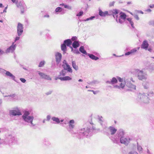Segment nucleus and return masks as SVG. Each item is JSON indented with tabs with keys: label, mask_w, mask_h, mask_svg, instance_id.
<instances>
[{
	"label": "nucleus",
	"mask_w": 154,
	"mask_h": 154,
	"mask_svg": "<svg viewBox=\"0 0 154 154\" xmlns=\"http://www.w3.org/2000/svg\"><path fill=\"white\" fill-rule=\"evenodd\" d=\"M43 143L46 146H49L51 144L50 142L46 139H45L44 140Z\"/></svg>",
	"instance_id": "obj_35"
},
{
	"label": "nucleus",
	"mask_w": 154,
	"mask_h": 154,
	"mask_svg": "<svg viewBox=\"0 0 154 154\" xmlns=\"http://www.w3.org/2000/svg\"><path fill=\"white\" fill-rule=\"evenodd\" d=\"M83 13V12L82 11H80L79 12L76 14L77 16H82Z\"/></svg>",
	"instance_id": "obj_44"
},
{
	"label": "nucleus",
	"mask_w": 154,
	"mask_h": 154,
	"mask_svg": "<svg viewBox=\"0 0 154 154\" xmlns=\"http://www.w3.org/2000/svg\"><path fill=\"white\" fill-rule=\"evenodd\" d=\"M93 54L97 56H100L99 54V53H97L96 52H93Z\"/></svg>",
	"instance_id": "obj_59"
},
{
	"label": "nucleus",
	"mask_w": 154,
	"mask_h": 154,
	"mask_svg": "<svg viewBox=\"0 0 154 154\" xmlns=\"http://www.w3.org/2000/svg\"><path fill=\"white\" fill-rule=\"evenodd\" d=\"M51 117L50 115H48L47 116V120L49 121L51 119Z\"/></svg>",
	"instance_id": "obj_60"
},
{
	"label": "nucleus",
	"mask_w": 154,
	"mask_h": 154,
	"mask_svg": "<svg viewBox=\"0 0 154 154\" xmlns=\"http://www.w3.org/2000/svg\"><path fill=\"white\" fill-rule=\"evenodd\" d=\"M115 3V2L114 1H113L112 2H110L109 5V7H110L112 6H113Z\"/></svg>",
	"instance_id": "obj_52"
},
{
	"label": "nucleus",
	"mask_w": 154,
	"mask_h": 154,
	"mask_svg": "<svg viewBox=\"0 0 154 154\" xmlns=\"http://www.w3.org/2000/svg\"><path fill=\"white\" fill-rule=\"evenodd\" d=\"M99 14L101 17H105L106 16L109 15L108 11H105L103 12L101 9L99 10Z\"/></svg>",
	"instance_id": "obj_19"
},
{
	"label": "nucleus",
	"mask_w": 154,
	"mask_h": 154,
	"mask_svg": "<svg viewBox=\"0 0 154 154\" xmlns=\"http://www.w3.org/2000/svg\"><path fill=\"white\" fill-rule=\"evenodd\" d=\"M20 36H17L15 38V40H14V43L15 42L17 41L20 38V37H19Z\"/></svg>",
	"instance_id": "obj_55"
},
{
	"label": "nucleus",
	"mask_w": 154,
	"mask_h": 154,
	"mask_svg": "<svg viewBox=\"0 0 154 154\" xmlns=\"http://www.w3.org/2000/svg\"><path fill=\"white\" fill-rule=\"evenodd\" d=\"M0 147H1V145H6L7 144V141L5 139V140H0Z\"/></svg>",
	"instance_id": "obj_37"
},
{
	"label": "nucleus",
	"mask_w": 154,
	"mask_h": 154,
	"mask_svg": "<svg viewBox=\"0 0 154 154\" xmlns=\"http://www.w3.org/2000/svg\"><path fill=\"white\" fill-rule=\"evenodd\" d=\"M52 91H49L47 92H46L45 94L47 95H49L50 94H51L52 93Z\"/></svg>",
	"instance_id": "obj_58"
},
{
	"label": "nucleus",
	"mask_w": 154,
	"mask_h": 154,
	"mask_svg": "<svg viewBox=\"0 0 154 154\" xmlns=\"http://www.w3.org/2000/svg\"><path fill=\"white\" fill-rule=\"evenodd\" d=\"M79 51L82 53L87 55L88 53H87L86 51L85 50L84 47L83 46H81L79 49Z\"/></svg>",
	"instance_id": "obj_30"
},
{
	"label": "nucleus",
	"mask_w": 154,
	"mask_h": 154,
	"mask_svg": "<svg viewBox=\"0 0 154 154\" xmlns=\"http://www.w3.org/2000/svg\"><path fill=\"white\" fill-rule=\"evenodd\" d=\"M9 113L10 115H12L13 116H20L22 115L21 112L18 109L17 110H11L9 111Z\"/></svg>",
	"instance_id": "obj_14"
},
{
	"label": "nucleus",
	"mask_w": 154,
	"mask_h": 154,
	"mask_svg": "<svg viewBox=\"0 0 154 154\" xmlns=\"http://www.w3.org/2000/svg\"><path fill=\"white\" fill-rule=\"evenodd\" d=\"M23 32V25L20 23H18L17 26V33L18 36L22 34Z\"/></svg>",
	"instance_id": "obj_12"
},
{
	"label": "nucleus",
	"mask_w": 154,
	"mask_h": 154,
	"mask_svg": "<svg viewBox=\"0 0 154 154\" xmlns=\"http://www.w3.org/2000/svg\"><path fill=\"white\" fill-rule=\"evenodd\" d=\"M153 94L154 93L152 91H150L148 94H147V95L149 97H151L153 96Z\"/></svg>",
	"instance_id": "obj_46"
},
{
	"label": "nucleus",
	"mask_w": 154,
	"mask_h": 154,
	"mask_svg": "<svg viewBox=\"0 0 154 154\" xmlns=\"http://www.w3.org/2000/svg\"><path fill=\"white\" fill-rule=\"evenodd\" d=\"M16 5L18 8L20 9L21 14H23L26 9V5L23 2H19L17 0L16 2Z\"/></svg>",
	"instance_id": "obj_7"
},
{
	"label": "nucleus",
	"mask_w": 154,
	"mask_h": 154,
	"mask_svg": "<svg viewBox=\"0 0 154 154\" xmlns=\"http://www.w3.org/2000/svg\"><path fill=\"white\" fill-rule=\"evenodd\" d=\"M20 80L23 83L25 82H26V80L24 78H21L20 79Z\"/></svg>",
	"instance_id": "obj_53"
},
{
	"label": "nucleus",
	"mask_w": 154,
	"mask_h": 154,
	"mask_svg": "<svg viewBox=\"0 0 154 154\" xmlns=\"http://www.w3.org/2000/svg\"><path fill=\"white\" fill-rule=\"evenodd\" d=\"M57 79H60V80L62 81H69L72 80V79L69 76H60V75H58V77L57 79H56V80Z\"/></svg>",
	"instance_id": "obj_16"
},
{
	"label": "nucleus",
	"mask_w": 154,
	"mask_h": 154,
	"mask_svg": "<svg viewBox=\"0 0 154 154\" xmlns=\"http://www.w3.org/2000/svg\"><path fill=\"white\" fill-rule=\"evenodd\" d=\"M134 17L137 20H139V18L137 15H134Z\"/></svg>",
	"instance_id": "obj_57"
},
{
	"label": "nucleus",
	"mask_w": 154,
	"mask_h": 154,
	"mask_svg": "<svg viewBox=\"0 0 154 154\" xmlns=\"http://www.w3.org/2000/svg\"><path fill=\"white\" fill-rule=\"evenodd\" d=\"M5 54V51L0 48V55H3Z\"/></svg>",
	"instance_id": "obj_49"
},
{
	"label": "nucleus",
	"mask_w": 154,
	"mask_h": 154,
	"mask_svg": "<svg viewBox=\"0 0 154 154\" xmlns=\"http://www.w3.org/2000/svg\"><path fill=\"white\" fill-rule=\"evenodd\" d=\"M72 51L74 53L76 54H80V52L77 49H75L74 50H73V51Z\"/></svg>",
	"instance_id": "obj_48"
},
{
	"label": "nucleus",
	"mask_w": 154,
	"mask_h": 154,
	"mask_svg": "<svg viewBox=\"0 0 154 154\" xmlns=\"http://www.w3.org/2000/svg\"><path fill=\"white\" fill-rule=\"evenodd\" d=\"M109 138L112 140L113 142L114 143L119 144V140L118 139L112 138H112H111L110 137H109Z\"/></svg>",
	"instance_id": "obj_36"
},
{
	"label": "nucleus",
	"mask_w": 154,
	"mask_h": 154,
	"mask_svg": "<svg viewBox=\"0 0 154 154\" xmlns=\"http://www.w3.org/2000/svg\"><path fill=\"white\" fill-rule=\"evenodd\" d=\"M136 72L137 74V76L139 79L142 80H146L147 79V75L146 73L144 72L143 70L137 69Z\"/></svg>",
	"instance_id": "obj_5"
},
{
	"label": "nucleus",
	"mask_w": 154,
	"mask_h": 154,
	"mask_svg": "<svg viewBox=\"0 0 154 154\" xmlns=\"http://www.w3.org/2000/svg\"><path fill=\"white\" fill-rule=\"evenodd\" d=\"M74 121L73 120H70L69 123V128L70 129H72L74 127Z\"/></svg>",
	"instance_id": "obj_25"
},
{
	"label": "nucleus",
	"mask_w": 154,
	"mask_h": 154,
	"mask_svg": "<svg viewBox=\"0 0 154 154\" xmlns=\"http://www.w3.org/2000/svg\"><path fill=\"white\" fill-rule=\"evenodd\" d=\"M120 87V88L123 89L125 87V85L124 84H123L122 83H121L119 85Z\"/></svg>",
	"instance_id": "obj_54"
},
{
	"label": "nucleus",
	"mask_w": 154,
	"mask_h": 154,
	"mask_svg": "<svg viewBox=\"0 0 154 154\" xmlns=\"http://www.w3.org/2000/svg\"><path fill=\"white\" fill-rule=\"evenodd\" d=\"M117 78L118 79V80L119 81V82H121L123 81V79H122L120 77H117Z\"/></svg>",
	"instance_id": "obj_56"
},
{
	"label": "nucleus",
	"mask_w": 154,
	"mask_h": 154,
	"mask_svg": "<svg viewBox=\"0 0 154 154\" xmlns=\"http://www.w3.org/2000/svg\"><path fill=\"white\" fill-rule=\"evenodd\" d=\"M45 64V61H42L40 62L38 65V67H43Z\"/></svg>",
	"instance_id": "obj_40"
},
{
	"label": "nucleus",
	"mask_w": 154,
	"mask_h": 154,
	"mask_svg": "<svg viewBox=\"0 0 154 154\" xmlns=\"http://www.w3.org/2000/svg\"><path fill=\"white\" fill-rule=\"evenodd\" d=\"M99 117V118H98V119H99V120L101 122H100V124H101V125H102V127H103V126H104L105 125H103L102 124V122H103L102 120V116H101L100 117V116H98Z\"/></svg>",
	"instance_id": "obj_45"
},
{
	"label": "nucleus",
	"mask_w": 154,
	"mask_h": 154,
	"mask_svg": "<svg viewBox=\"0 0 154 154\" xmlns=\"http://www.w3.org/2000/svg\"><path fill=\"white\" fill-rule=\"evenodd\" d=\"M130 54H131V53L130 52V51H128L127 52H126L125 54V56H128V55H129Z\"/></svg>",
	"instance_id": "obj_61"
},
{
	"label": "nucleus",
	"mask_w": 154,
	"mask_h": 154,
	"mask_svg": "<svg viewBox=\"0 0 154 154\" xmlns=\"http://www.w3.org/2000/svg\"><path fill=\"white\" fill-rule=\"evenodd\" d=\"M137 100L141 103H149V99L145 94H139Z\"/></svg>",
	"instance_id": "obj_4"
},
{
	"label": "nucleus",
	"mask_w": 154,
	"mask_h": 154,
	"mask_svg": "<svg viewBox=\"0 0 154 154\" xmlns=\"http://www.w3.org/2000/svg\"><path fill=\"white\" fill-rule=\"evenodd\" d=\"M130 52L131 54H134L137 51V50L136 48H134L132 50H131L130 51Z\"/></svg>",
	"instance_id": "obj_42"
},
{
	"label": "nucleus",
	"mask_w": 154,
	"mask_h": 154,
	"mask_svg": "<svg viewBox=\"0 0 154 154\" xmlns=\"http://www.w3.org/2000/svg\"><path fill=\"white\" fill-rule=\"evenodd\" d=\"M6 71H7L3 69L0 68V72L2 73H5V74Z\"/></svg>",
	"instance_id": "obj_47"
},
{
	"label": "nucleus",
	"mask_w": 154,
	"mask_h": 154,
	"mask_svg": "<svg viewBox=\"0 0 154 154\" xmlns=\"http://www.w3.org/2000/svg\"><path fill=\"white\" fill-rule=\"evenodd\" d=\"M129 23L131 25L132 28L133 29L135 28V27L134 26V23L131 20V21L129 22Z\"/></svg>",
	"instance_id": "obj_51"
},
{
	"label": "nucleus",
	"mask_w": 154,
	"mask_h": 154,
	"mask_svg": "<svg viewBox=\"0 0 154 154\" xmlns=\"http://www.w3.org/2000/svg\"><path fill=\"white\" fill-rule=\"evenodd\" d=\"M38 74L40 76V77L42 79H45L48 80H51V79L49 75H46L44 73L42 72H41L40 71H38Z\"/></svg>",
	"instance_id": "obj_13"
},
{
	"label": "nucleus",
	"mask_w": 154,
	"mask_h": 154,
	"mask_svg": "<svg viewBox=\"0 0 154 154\" xmlns=\"http://www.w3.org/2000/svg\"><path fill=\"white\" fill-rule=\"evenodd\" d=\"M148 46L149 44L148 43L147 41L146 40H145L143 42L141 45V48L147 50L148 48Z\"/></svg>",
	"instance_id": "obj_23"
},
{
	"label": "nucleus",
	"mask_w": 154,
	"mask_h": 154,
	"mask_svg": "<svg viewBox=\"0 0 154 154\" xmlns=\"http://www.w3.org/2000/svg\"><path fill=\"white\" fill-rule=\"evenodd\" d=\"M62 66L63 69L60 72V76H64L67 74V72L71 73L72 72L71 68L68 64L66 65L63 64Z\"/></svg>",
	"instance_id": "obj_3"
},
{
	"label": "nucleus",
	"mask_w": 154,
	"mask_h": 154,
	"mask_svg": "<svg viewBox=\"0 0 154 154\" xmlns=\"http://www.w3.org/2000/svg\"><path fill=\"white\" fill-rule=\"evenodd\" d=\"M119 11L116 9H113L112 11L113 16L114 18H116V21L117 22H118V16L117 14L119 13Z\"/></svg>",
	"instance_id": "obj_18"
},
{
	"label": "nucleus",
	"mask_w": 154,
	"mask_h": 154,
	"mask_svg": "<svg viewBox=\"0 0 154 154\" xmlns=\"http://www.w3.org/2000/svg\"><path fill=\"white\" fill-rule=\"evenodd\" d=\"M125 134V132L124 130L122 129H120L117 131V136L118 138H120L121 137H123Z\"/></svg>",
	"instance_id": "obj_20"
},
{
	"label": "nucleus",
	"mask_w": 154,
	"mask_h": 154,
	"mask_svg": "<svg viewBox=\"0 0 154 154\" xmlns=\"http://www.w3.org/2000/svg\"><path fill=\"white\" fill-rule=\"evenodd\" d=\"M98 83V82L96 80H94L91 82H88V83L89 84H97Z\"/></svg>",
	"instance_id": "obj_43"
},
{
	"label": "nucleus",
	"mask_w": 154,
	"mask_h": 154,
	"mask_svg": "<svg viewBox=\"0 0 154 154\" xmlns=\"http://www.w3.org/2000/svg\"><path fill=\"white\" fill-rule=\"evenodd\" d=\"M72 45L74 48H76L80 45L79 42V41H75L72 43Z\"/></svg>",
	"instance_id": "obj_26"
},
{
	"label": "nucleus",
	"mask_w": 154,
	"mask_h": 154,
	"mask_svg": "<svg viewBox=\"0 0 154 154\" xmlns=\"http://www.w3.org/2000/svg\"><path fill=\"white\" fill-rule=\"evenodd\" d=\"M61 49L63 51V53H66V51L67 49L66 46L64 43L61 45Z\"/></svg>",
	"instance_id": "obj_29"
},
{
	"label": "nucleus",
	"mask_w": 154,
	"mask_h": 154,
	"mask_svg": "<svg viewBox=\"0 0 154 154\" xmlns=\"http://www.w3.org/2000/svg\"><path fill=\"white\" fill-rule=\"evenodd\" d=\"M60 6L62 7H63L64 8H67L69 10H71L72 9V7L71 6L67 5L64 3L60 4Z\"/></svg>",
	"instance_id": "obj_27"
},
{
	"label": "nucleus",
	"mask_w": 154,
	"mask_h": 154,
	"mask_svg": "<svg viewBox=\"0 0 154 154\" xmlns=\"http://www.w3.org/2000/svg\"><path fill=\"white\" fill-rule=\"evenodd\" d=\"M30 112L27 111H25L23 114L22 116V118L23 121L28 123H30L31 125V127L34 126L35 125L32 122L34 119V117L33 116H30Z\"/></svg>",
	"instance_id": "obj_2"
},
{
	"label": "nucleus",
	"mask_w": 154,
	"mask_h": 154,
	"mask_svg": "<svg viewBox=\"0 0 154 154\" xmlns=\"http://www.w3.org/2000/svg\"><path fill=\"white\" fill-rule=\"evenodd\" d=\"M103 131L108 129L110 132L111 135L114 134L117 131V129H116L114 127L112 126H110L107 128L106 126H103Z\"/></svg>",
	"instance_id": "obj_10"
},
{
	"label": "nucleus",
	"mask_w": 154,
	"mask_h": 154,
	"mask_svg": "<svg viewBox=\"0 0 154 154\" xmlns=\"http://www.w3.org/2000/svg\"><path fill=\"white\" fill-rule=\"evenodd\" d=\"M5 76L8 77L9 79L15 81H16L15 77L10 72L6 71L5 73Z\"/></svg>",
	"instance_id": "obj_17"
},
{
	"label": "nucleus",
	"mask_w": 154,
	"mask_h": 154,
	"mask_svg": "<svg viewBox=\"0 0 154 154\" xmlns=\"http://www.w3.org/2000/svg\"><path fill=\"white\" fill-rule=\"evenodd\" d=\"M125 82L126 86L128 88L134 89H136V86L132 84L130 81H127V82L125 81Z\"/></svg>",
	"instance_id": "obj_21"
},
{
	"label": "nucleus",
	"mask_w": 154,
	"mask_h": 154,
	"mask_svg": "<svg viewBox=\"0 0 154 154\" xmlns=\"http://www.w3.org/2000/svg\"><path fill=\"white\" fill-rule=\"evenodd\" d=\"M149 7L151 8H154V4L150 5H149Z\"/></svg>",
	"instance_id": "obj_64"
},
{
	"label": "nucleus",
	"mask_w": 154,
	"mask_h": 154,
	"mask_svg": "<svg viewBox=\"0 0 154 154\" xmlns=\"http://www.w3.org/2000/svg\"><path fill=\"white\" fill-rule=\"evenodd\" d=\"M137 150L138 152L140 153H141L143 152V149L142 147V146L139 144L138 143H137Z\"/></svg>",
	"instance_id": "obj_31"
},
{
	"label": "nucleus",
	"mask_w": 154,
	"mask_h": 154,
	"mask_svg": "<svg viewBox=\"0 0 154 154\" xmlns=\"http://www.w3.org/2000/svg\"><path fill=\"white\" fill-rule=\"evenodd\" d=\"M72 43V42L71 39H68L65 40L63 42V43L68 47L70 46Z\"/></svg>",
	"instance_id": "obj_24"
},
{
	"label": "nucleus",
	"mask_w": 154,
	"mask_h": 154,
	"mask_svg": "<svg viewBox=\"0 0 154 154\" xmlns=\"http://www.w3.org/2000/svg\"><path fill=\"white\" fill-rule=\"evenodd\" d=\"M62 8L60 7H58L56 8L55 10V13L56 14H58L59 12H61Z\"/></svg>",
	"instance_id": "obj_34"
},
{
	"label": "nucleus",
	"mask_w": 154,
	"mask_h": 154,
	"mask_svg": "<svg viewBox=\"0 0 154 154\" xmlns=\"http://www.w3.org/2000/svg\"><path fill=\"white\" fill-rule=\"evenodd\" d=\"M127 15L125 13L121 12L119 13V16L118 18V22L121 24L123 23L126 19Z\"/></svg>",
	"instance_id": "obj_8"
},
{
	"label": "nucleus",
	"mask_w": 154,
	"mask_h": 154,
	"mask_svg": "<svg viewBox=\"0 0 154 154\" xmlns=\"http://www.w3.org/2000/svg\"><path fill=\"white\" fill-rule=\"evenodd\" d=\"M16 44H14V42H13L12 45L8 48L6 50L5 53H8L10 52L13 53L16 49Z\"/></svg>",
	"instance_id": "obj_11"
},
{
	"label": "nucleus",
	"mask_w": 154,
	"mask_h": 154,
	"mask_svg": "<svg viewBox=\"0 0 154 154\" xmlns=\"http://www.w3.org/2000/svg\"><path fill=\"white\" fill-rule=\"evenodd\" d=\"M72 65L73 68L76 70L78 69V66L76 65L75 62L74 61H72Z\"/></svg>",
	"instance_id": "obj_32"
},
{
	"label": "nucleus",
	"mask_w": 154,
	"mask_h": 154,
	"mask_svg": "<svg viewBox=\"0 0 154 154\" xmlns=\"http://www.w3.org/2000/svg\"><path fill=\"white\" fill-rule=\"evenodd\" d=\"M128 154H138V153L136 151H134V150H132L130 151Z\"/></svg>",
	"instance_id": "obj_41"
},
{
	"label": "nucleus",
	"mask_w": 154,
	"mask_h": 154,
	"mask_svg": "<svg viewBox=\"0 0 154 154\" xmlns=\"http://www.w3.org/2000/svg\"><path fill=\"white\" fill-rule=\"evenodd\" d=\"M16 96V95L15 94H11L10 95H8L4 96V97H9L10 99H12L15 97Z\"/></svg>",
	"instance_id": "obj_38"
},
{
	"label": "nucleus",
	"mask_w": 154,
	"mask_h": 154,
	"mask_svg": "<svg viewBox=\"0 0 154 154\" xmlns=\"http://www.w3.org/2000/svg\"><path fill=\"white\" fill-rule=\"evenodd\" d=\"M77 38L76 36H73L72 37L71 40L73 41H77Z\"/></svg>",
	"instance_id": "obj_50"
},
{
	"label": "nucleus",
	"mask_w": 154,
	"mask_h": 154,
	"mask_svg": "<svg viewBox=\"0 0 154 154\" xmlns=\"http://www.w3.org/2000/svg\"><path fill=\"white\" fill-rule=\"evenodd\" d=\"M130 139L128 137H121L120 138V142L121 143L124 144L125 145H127L129 143Z\"/></svg>",
	"instance_id": "obj_9"
},
{
	"label": "nucleus",
	"mask_w": 154,
	"mask_h": 154,
	"mask_svg": "<svg viewBox=\"0 0 154 154\" xmlns=\"http://www.w3.org/2000/svg\"><path fill=\"white\" fill-rule=\"evenodd\" d=\"M95 17V16H91L88 18H87L86 19L83 20L82 21H88L89 20H93Z\"/></svg>",
	"instance_id": "obj_39"
},
{
	"label": "nucleus",
	"mask_w": 154,
	"mask_h": 154,
	"mask_svg": "<svg viewBox=\"0 0 154 154\" xmlns=\"http://www.w3.org/2000/svg\"><path fill=\"white\" fill-rule=\"evenodd\" d=\"M6 140L7 141V144L9 145L15 144L17 142L16 139L11 135H8L6 139Z\"/></svg>",
	"instance_id": "obj_6"
},
{
	"label": "nucleus",
	"mask_w": 154,
	"mask_h": 154,
	"mask_svg": "<svg viewBox=\"0 0 154 154\" xmlns=\"http://www.w3.org/2000/svg\"><path fill=\"white\" fill-rule=\"evenodd\" d=\"M95 129L93 127L89 126L87 127L81 128L79 131V135L80 138L83 136L89 138L93 134V131Z\"/></svg>",
	"instance_id": "obj_1"
},
{
	"label": "nucleus",
	"mask_w": 154,
	"mask_h": 154,
	"mask_svg": "<svg viewBox=\"0 0 154 154\" xmlns=\"http://www.w3.org/2000/svg\"><path fill=\"white\" fill-rule=\"evenodd\" d=\"M114 87L115 88H118V89H120L121 88L120 86H118V85H115L114 86Z\"/></svg>",
	"instance_id": "obj_62"
},
{
	"label": "nucleus",
	"mask_w": 154,
	"mask_h": 154,
	"mask_svg": "<svg viewBox=\"0 0 154 154\" xmlns=\"http://www.w3.org/2000/svg\"><path fill=\"white\" fill-rule=\"evenodd\" d=\"M55 59L57 64H58L60 62L62 58V54L59 52H57L55 54Z\"/></svg>",
	"instance_id": "obj_15"
},
{
	"label": "nucleus",
	"mask_w": 154,
	"mask_h": 154,
	"mask_svg": "<svg viewBox=\"0 0 154 154\" xmlns=\"http://www.w3.org/2000/svg\"><path fill=\"white\" fill-rule=\"evenodd\" d=\"M87 55L91 59L93 60H97L99 59L98 57L95 56L93 54H91L88 53Z\"/></svg>",
	"instance_id": "obj_28"
},
{
	"label": "nucleus",
	"mask_w": 154,
	"mask_h": 154,
	"mask_svg": "<svg viewBox=\"0 0 154 154\" xmlns=\"http://www.w3.org/2000/svg\"><path fill=\"white\" fill-rule=\"evenodd\" d=\"M117 79L115 77H113L111 81H107L106 82V83L114 85L117 82Z\"/></svg>",
	"instance_id": "obj_22"
},
{
	"label": "nucleus",
	"mask_w": 154,
	"mask_h": 154,
	"mask_svg": "<svg viewBox=\"0 0 154 154\" xmlns=\"http://www.w3.org/2000/svg\"><path fill=\"white\" fill-rule=\"evenodd\" d=\"M63 64L64 65H66L67 64H68L66 62V60H64L63 61Z\"/></svg>",
	"instance_id": "obj_63"
},
{
	"label": "nucleus",
	"mask_w": 154,
	"mask_h": 154,
	"mask_svg": "<svg viewBox=\"0 0 154 154\" xmlns=\"http://www.w3.org/2000/svg\"><path fill=\"white\" fill-rule=\"evenodd\" d=\"M51 119L54 122H56V123L57 124H59L60 123V121L59 119L57 117H53L51 118Z\"/></svg>",
	"instance_id": "obj_33"
}]
</instances>
